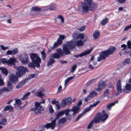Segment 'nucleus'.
I'll return each mask as SVG.
<instances>
[{"label": "nucleus", "mask_w": 131, "mask_h": 131, "mask_svg": "<svg viewBox=\"0 0 131 131\" xmlns=\"http://www.w3.org/2000/svg\"><path fill=\"white\" fill-rule=\"evenodd\" d=\"M116 50V48L114 46H110L107 50L102 51L99 54V56L97 57V60L100 62L102 60H104L109 57L110 55L113 54Z\"/></svg>", "instance_id": "f03ea898"}, {"label": "nucleus", "mask_w": 131, "mask_h": 131, "mask_svg": "<svg viewBox=\"0 0 131 131\" xmlns=\"http://www.w3.org/2000/svg\"><path fill=\"white\" fill-rule=\"evenodd\" d=\"M66 110H63L59 112V113H57L56 115V117L53 120L56 123L57 119H58L59 118L63 115L64 114H66V115H67L68 112L67 111H66Z\"/></svg>", "instance_id": "dca6fc26"}, {"label": "nucleus", "mask_w": 131, "mask_h": 131, "mask_svg": "<svg viewBox=\"0 0 131 131\" xmlns=\"http://www.w3.org/2000/svg\"><path fill=\"white\" fill-rule=\"evenodd\" d=\"M56 51L57 53H59L60 56H62L63 54V51L61 48L57 49L56 50Z\"/></svg>", "instance_id": "a19ab883"}, {"label": "nucleus", "mask_w": 131, "mask_h": 131, "mask_svg": "<svg viewBox=\"0 0 131 131\" xmlns=\"http://www.w3.org/2000/svg\"><path fill=\"white\" fill-rule=\"evenodd\" d=\"M84 114H83V112L82 114H79L76 117L75 119V121H78L79 119Z\"/></svg>", "instance_id": "a18cd8bd"}, {"label": "nucleus", "mask_w": 131, "mask_h": 131, "mask_svg": "<svg viewBox=\"0 0 131 131\" xmlns=\"http://www.w3.org/2000/svg\"><path fill=\"white\" fill-rule=\"evenodd\" d=\"M17 71L16 72V75L19 78H20L25 74L26 72L27 71V68L25 67L19 66L17 67Z\"/></svg>", "instance_id": "20e7f679"}, {"label": "nucleus", "mask_w": 131, "mask_h": 131, "mask_svg": "<svg viewBox=\"0 0 131 131\" xmlns=\"http://www.w3.org/2000/svg\"><path fill=\"white\" fill-rule=\"evenodd\" d=\"M102 119L101 113L100 112H99L96 114L94 121L95 123H99L100 121H102Z\"/></svg>", "instance_id": "6ab92c4d"}, {"label": "nucleus", "mask_w": 131, "mask_h": 131, "mask_svg": "<svg viewBox=\"0 0 131 131\" xmlns=\"http://www.w3.org/2000/svg\"><path fill=\"white\" fill-rule=\"evenodd\" d=\"M91 109L89 107L88 108H86L83 111V114H85L86 112L89 111Z\"/></svg>", "instance_id": "bf43d9fd"}, {"label": "nucleus", "mask_w": 131, "mask_h": 131, "mask_svg": "<svg viewBox=\"0 0 131 131\" xmlns=\"http://www.w3.org/2000/svg\"><path fill=\"white\" fill-rule=\"evenodd\" d=\"M62 86L61 85H59L57 90V92H61L62 90Z\"/></svg>", "instance_id": "774afa93"}, {"label": "nucleus", "mask_w": 131, "mask_h": 131, "mask_svg": "<svg viewBox=\"0 0 131 131\" xmlns=\"http://www.w3.org/2000/svg\"><path fill=\"white\" fill-rule=\"evenodd\" d=\"M41 54L42 55L41 56L42 59L43 60L45 61L46 57V53L45 51L42 50L41 52Z\"/></svg>", "instance_id": "58836bf2"}, {"label": "nucleus", "mask_w": 131, "mask_h": 131, "mask_svg": "<svg viewBox=\"0 0 131 131\" xmlns=\"http://www.w3.org/2000/svg\"><path fill=\"white\" fill-rule=\"evenodd\" d=\"M74 77V76H73L67 78L65 81V85H66L70 80L73 79Z\"/></svg>", "instance_id": "4c0bfd02"}, {"label": "nucleus", "mask_w": 131, "mask_h": 131, "mask_svg": "<svg viewBox=\"0 0 131 131\" xmlns=\"http://www.w3.org/2000/svg\"><path fill=\"white\" fill-rule=\"evenodd\" d=\"M114 105L113 103H110L107 105V107L108 109L110 110L111 108Z\"/></svg>", "instance_id": "603ef678"}, {"label": "nucleus", "mask_w": 131, "mask_h": 131, "mask_svg": "<svg viewBox=\"0 0 131 131\" xmlns=\"http://www.w3.org/2000/svg\"><path fill=\"white\" fill-rule=\"evenodd\" d=\"M31 11L32 12H39L41 10V9L37 6L33 7L31 8Z\"/></svg>", "instance_id": "f704fd0d"}, {"label": "nucleus", "mask_w": 131, "mask_h": 131, "mask_svg": "<svg viewBox=\"0 0 131 131\" xmlns=\"http://www.w3.org/2000/svg\"><path fill=\"white\" fill-rule=\"evenodd\" d=\"M0 70L4 76L6 77L8 74V72L7 69L5 68L0 67Z\"/></svg>", "instance_id": "a878e982"}, {"label": "nucleus", "mask_w": 131, "mask_h": 131, "mask_svg": "<svg viewBox=\"0 0 131 131\" xmlns=\"http://www.w3.org/2000/svg\"><path fill=\"white\" fill-rule=\"evenodd\" d=\"M92 48L87 50H86L79 54H75L74 57L76 58H78L79 57H82L84 56H85L90 53L91 52Z\"/></svg>", "instance_id": "4468645a"}, {"label": "nucleus", "mask_w": 131, "mask_h": 131, "mask_svg": "<svg viewBox=\"0 0 131 131\" xmlns=\"http://www.w3.org/2000/svg\"><path fill=\"white\" fill-rule=\"evenodd\" d=\"M94 122L93 120L89 124L87 127L88 129H90L92 126L93 125V123Z\"/></svg>", "instance_id": "8fccbe9b"}, {"label": "nucleus", "mask_w": 131, "mask_h": 131, "mask_svg": "<svg viewBox=\"0 0 131 131\" xmlns=\"http://www.w3.org/2000/svg\"><path fill=\"white\" fill-rule=\"evenodd\" d=\"M100 32L99 31H95L93 34V37L95 39H97L99 37Z\"/></svg>", "instance_id": "bb28decb"}, {"label": "nucleus", "mask_w": 131, "mask_h": 131, "mask_svg": "<svg viewBox=\"0 0 131 131\" xmlns=\"http://www.w3.org/2000/svg\"><path fill=\"white\" fill-rule=\"evenodd\" d=\"M30 57L32 61H36V62L41 63V62L40 58L35 53H32L30 54Z\"/></svg>", "instance_id": "0eeeda50"}, {"label": "nucleus", "mask_w": 131, "mask_h": 131, "mask_svg": "<svg viewBox=\"0 0 131 131\" xmlns=\"http://www.w3.org/2000/svg\"><path fill=\"white\" fill-rule=\"evenodd\" d=\"M65 38V36L64 35H60V36L59 38L60 39L64 40Z\"/></svg>", "instance_id": "e2e57ef3"}, {"label": "nucleus", "mask_w": 131, "mask_h": 131, "mask_svg": "<svg viewBox=\"0 0 131 131\" xmlns=\"http://www.w3.org/2000/svg\"><path fill=\"white\" fill-rule=\"evenodd\" d=\"M102 118V121L104 122L108 117V115L106 113H104L103 114H101Z\"/></svg>", "instance_id": "c756f323"}, {"label": "nucleus", "mask_w": 131, "mask_h": 131, "mask_svg": "<svg viewBox=\"0 0 131 131\" xmlns=\"http://www.w3.org/2000/svg\"><path fill=\"white\" fill-rule=\"evenodd\" d=\"M67 121V118L65 117H63L59 120L58 123L59 124H60L61 123H64L66 122Z\"/></svg>", "instance_id": "2f4dec72"}, {"label": "nucleus", "mask_w": 131, "mask_h": 131, "mask_svg": "<svg viewBox=\"0 0 131 131\" xmlns=\"http://www.w3.org/2000/svg\"><path fill=\"white\" fill-rule=\"evenodd\" d=\"M106 85V83L104 81H102L98 83L97 85L98 88L96 90L97 91L100 92L102 89L105 88Z\"/></svg>", "instance_id": "ddd939ff"}, {"label": "nucleus", "mask_w": 131, "mask_h": 131, "mask_svg": "<svg viewBox=\"0 0 131 131\" xmlns=\"http://www.w3.org/2000/svg\"><path fill=\"white\" fill-rule=\"evenodd\" d=\"M29 60V58L28 56L26 54L24 55L21 59V62L23 64H27Z\"/></svg>", "instance_id": "4be33fe9"}, {"label": "nucleus", "mask_w": 131, "mask_h": 131, "mask_svg": "<svg viewBox=\"0 0 131 131\" xmlns=\"http://www.w3.org/2000/svg\"><path fill=\"white\" fill-rule=\"evenodd\" d=\"M113 85L112 83H109L108 85V88H109L113 89Z\"/></svg>", "instance_id": "680f3d73"}, {"label": "nucleus", "mask_w": 131, "mask_h": 131, "mask_svg": "<svg viewBox=\"0 0 131 131\" xmlns=\"http://www.w3.org/2000/svg\"><path fill=\"white\" fill-rule=\"evenodd\" d=\"M65 111H67L68 112L67 115H66V114H65L66 116L67 117L68 120H70L72 115H71V114H69V113L70 112H71L70 111L69 109H67L65 110Z\"/></svg>", "instance_id": "473e14b6"}, {"label": "nucleus", "mask_w": 131, "mask_h": 131, "mask_svg": "<svg viewBox=\"0 0 131 131\" xmlns=\"http://www.w3.org/2000/svg\"><path fill=\"white\" fill-rule=\"evenodd\" d=\"M57 18L58 19H60L61 22L62 23H63L64 22V17L61 15H59L57 16Z\"/></svg>", "instance_id": "37998d69"}, {"label": "nucleus", "mask_w": 131, "mask_h": 131, "mask_svg": "<svg viewBox=\"0 0 131 131\" xmlns=\"http://www.w3.org/2000/svg\"><path fill=\"white\" fill-rule=\"evenodd\" d=\"M35 75L34 74L30 75L28 77L24 79L23 80L18 83L16 86V88L18 89L21 88L29 80L34 78L35 77Z\"/></svg>", "instance_id": "39448f33"}, {"label": "nucleus", "mask_w": 131, "mask_h": 131, "mask_svg": "<svg viewBox=\"0 0 131 131\" xmlns=\"http://www.w3.org/2000/svg\"><path fill=\"white\" fill-rule=\"evenodd\" d=\"M80 109V107L76 106H73L72 109L69 110L70 112L72 111L73 112L72 115H74L79 112Z\"/></svg>", "instance_id": "a211bd4d"}, {"label": "nucleus", "mask_w": 131, "mask_h": 131, "mask_svg": "<svg viewBox=\"0 0 131 131\" xmlns=\"http://www.w3.org/2000/svg\"><path fill=\"white\" fill-rule=\"evenodd\" d=\"M4 82L3 79L0 78V86H2L4 85Z\"/></svg>", "instance_id": "052dcab7"}, {"label": "nucleus", "mask_w": 131, "mask_h": 131, "mask_svg": "<svg viewBox=\"0 0 131 131\" xmlns=\"http://www.w3.org/2000/svg\"><path fill=\"white\" fill-rule=\"evenodd\" d=\"M125 89L127 90H131V85L129 84H127L125 86Z\"/></svg>", "instance_id": "3c124183"}, {"label": "nucleus", "mask_w": 131, "mask_h": 131, "mask_svg": "<svg viewBox=\"0 0 131 131\" xmlns=\"http://www.w3.org/2000/svg\"><path fill=\"white\" fill-rule=\"evenodd\" d=\"M116 89L117 91V92L116 93V95H118L120 94L122 92V87L121 83V80H119L117 82Z\"/></svg>", "instance_id": "2eb2a0df"}, {"label": "nucleus", "mask_w": 131, "mask_h": 131, "mask_svg": "<svg viewBox=\"0 0 131 131\" xmlns=\"http://www.w3.org/2000/svg\"><path fill=\"white\" fill-rule=\"evenodd\" d=\"M44 95V94L41 91L37 93V96L41 98Z\"/></svg>", "instance_id": "09e8293b"}, {"label": "nucleus", "mask_w": 131, "mask_h": 131, "mask_svg": "<svg viewBox=\"0 0 131 131\" xmlns=\"http://www.w3.org/2000/svg\"><path fill=\"white\" fill-rule=\"evenodd\" d=\"M62 43V41L60 39L58 38L57 40V41L55 42L54 44V46L57 47L58 46L61 45Z\"/></svg>", "instance_id": "c85d7f7f"}, {"label": "nucleus", "mask_w": 131, "mask_h": 131, "mask_svg": "<svg viewBox=\"0 0 131 131\" xmlns=\"http://www.w3.org/2000/svg\"><path fill=\"white\" fill-rule=\"evenodd\" d=\"M7 87L10 90H11L13 88V86L9 81H8L7 84Z\"/></svg>", "instance_id": "c03bdc74"}, {"label": "nucleus", "mask_w": 131, "mask_h": 131, "mask_svg": "<svg viewBox=\"0 0 131 131\" xmlns=\"http://www.w3.org/2000/svg\"><path fill=\"white\" fill-rule=\"evenodd\" d=\"M40 62H37L36 61H32L28 64V66L29 68H35V66L37 68L40 67Z\"/></svg>", "instance_id": "f8f14e48"}, {"label": "nucleus", "mask_w": 131, "mask_h": 131, "mask_svg": "<svg viewBox=\"0 0 131 131\" xmlns=\"http://www.w3.org/2000/svg\"><path fill=\"white\" fill-rule=\"evenodd\" d=\"M18 77L12 74L10 75L9 80L10 81L13 83H15L18 82Z\"/></svg>", "instance_id": "412c9836"}, {"label": "nucleus", "mask_w": 131, "mask_h": 131, "mask_svg": "<svg viewBox=\"0 0 131 131\" xmlns=\"http://www.w3.org/2000/svg\"><path fill=\"white\" fill-rule=\"evenodd\" d=\"M7 123V120L5 118H2L0 122V124L3 125H6Z\"/></svg>", "instance_id": "e433bc0d"}, {"label": "nucleus", "mask_w": 131, "mask_h": 131, "mask_svg": "<svg viewBox=\"0 0 131 131\" xmlns=\"http://www.w3.org/2000/svg\"><path fill=\"white\" fill-rule=\"evenodd\" d=\"M124 64L126 65V64H129L130 63V60L129 59H126L123 62Z\"/></svg>", "instance_id": "49530a36"}, {"label": "nucleus", "mask_w": 131, "mask_h": 131, "mask_svg": "<svg viewBox=\"0 0 131 131\" xmlns=\"http://www.w3.org/2000/svg\"><path fill=\"white\" fill-rule=\"evenodd\" d=\"M72 37L74 40H77L79 39L82 40L84 38V34L83 33L79 34L74 32L72 35Z\"/></svg>", "instance_id": "1a4fd4ad"}, {"label": "nucleus", "mask_w": 131, "mask_h": 131, "mask_svg": "<svg viewBox=\"0 0 131 131\" xmlns=\"http://www.w3.org/2000/svg\"><path fill=\"white\" fill-rule=\"evenodd\" d=\"M82 40H79L75 41L76 45L77 47L82 46L84 45V42Z\"/></svg>", "instance_id": "cd10ccee"}, {"label": "nucleus", "mask_w": 131, "mask_h": 131, "mask_svg": "<svg viewBox=\"0 0 131 131\" xmlns=\"http://www.w3.org/2000/svg\"><path fill=\"white\" fill-rule=\"evenodd\" d=\"M109 93V91L108 89H107L105 90L104 93L103 95L104 96H106L108 95V93Z\"/></svg>", "instance_id": "6e6d98bb"}, {"label": "nucleus", "mask_w": 131, "mask_h": 131, "mask_svg": "<svg viewBox=\"0 0 131 131\" xmlns=\"http://www.w3.org/2000/svg\"><path fill=\"white\" fill-rule=\"evenodd\" d=\"M56 62L55 60L53 58H50L48 62L47 65L48 66H50L54 63Z\"/></svg>", "instance_id": "72a5a7b5"}, {"label": "nucleus", "mask_w": 131, "mask_h": 131, "mask_svg": "<svg viewBox=\"0 0 131 131\" xmlns=\"http://www.w3.org/2000/svg\"><path fill=\"white\" fill-rule=\"evenodd\" d=\"M16 59L14 58H10L9 60H7L5 58H3V64H6V63L8 65L11 66L15 63Z\"/></svg>", "instance_id": "423d86ee"}, {"label": "nucleus", "mask_w": 131, "mask_h": 131, "mask_svg": "<svg viewBox=\"0 0 131 131\" xmlns=\"http://www.w3.org/2000/svg\"><path fill=\"white\" fill-rule=\"evenodd\" d=\"M109 21V20L107 18L103 19L101 22V24L103 26H104Z\"/></svg>", "instance_id": "c9c22d12"}, {"label": "nucleus", "mask_w": 131, "mask_h": 131, "mask_svg": "<svg viewBox=\"0 0 131 131\" xmlns=\"http://www.w3.org/2000/svg\"><path fill=\"white\" fill-rule=\"evenodd\" d=\"M77 68V66L76 64L73 66L72 67L71 70L70 71L71 72L73 73L75 70Z\"/></svg>", "instance_id": "de8ad7c7"}, {"label": "nucleus", "mask_w": 131, "mask_h": 131, "mask_svg": "<svg viewBox=\"0 0 131 131\" xmlns=\"http://www.w3.org/2000/svg\"><path fill=\"white\" fill-rule=\"evenodd\" d=\"M19 52L18 49L17 48H15L12 50H8L6 52V53L7 55H15L17 54Z\"/></svg>", "instance_id": "aec40b11"}, {"label": "nucleus", "mask_w": 131, "mask_h": 131, "mask_svg": "<svg viewBox=\"0 0 131 131\" xmlns=\"http://www.w3.org/2000/svg\"><path fill=\"white\" fill-rule=\"evenodd\" d=\"M30 94V92H28L27 93L25 94L23 97L21 98V100H23L26 99L27 97Z\"/></svg>", "instance_id": "ea45409f"}, {"label": "nucleus", "mask_w": 131, "mask_h": 131, "mask_svg": "<svg viewBox=\"0 0 131 131\" xmlns=\"http://www.w3.org/2000/svg\"><path fill=\"white\" fill-rule=\"evenodd\" d=\"M3 92H9L10 90L6 87H5L2 88Z\"/></svg>", "instance_id": "4d7b16f0"}, {"label": "nucleus", "mask_w": 131, "mask_h": 131, "mask_svg": "<svg viewBox=\"0 0 131 131\" xmlns=\"http://www.w3.org/2000/svg\"><path fill=\"white\" fill-rule=\"evenodd\" d=\"M68 47L66 46H64L63 47V53H64L66 55H68L71 53V52L68 48Z\"/></svg>", "instance_id": "b1692460"}, {"label": "nucleus", "mask_w": 131, "mask_h": 131, "mask_svg": "<svg viewBox=\"0 0 131 131\" xmlns=\"http://www.w3.org/2000/svg\"><path fill=\"white\" fill-rule=\"evenodd\" d=\"M127 48L130 49H131V41L129 40L127 42Z\"/></svg>", "instance_id": "13d9d810"}, {"label": "nucleus", "mask_w": 131, "mask_h": 131, "mask_svg": "<svg viewBox=\"0 0 131 131\" xmlns=\"http://www.w3.org/2000/svg\"><path fill=\"white\" fill-rule=\"evenodd\" d=\"M14 110L13 107L12 106L9 105H7L5 106L3 109L2 111V112H5L7 111L8 110H9L10 112H12Z\"/></svg>", "instance_id": "5701e85b"}, {"label": "nucleus", "mask_w": 131, "mask_h": 131, "mask_svg": "<svg viewBox=\"0 0 131 131\" xmlns=\"http://www.w3.org/2000/svg\"><path fill=\"white\" fill-rule=\"evenodd\" d=\"M49 9L50 10H55L56 9V6L55 4L51 5L49 6Z\"/></svg>", "instance_id": "79ce46f5"}, {"label": "nucleus", "mask_w": 131, "mask_h": 131, "mask_svg": "<svg viewBox=\"0 0 131 131\" xmlns=\"http://www.w3.org/2000/svg\"><path fill=\"white\" fill-rule=\"evenodd\" d=\"M56 122L53 120L50 123H46L45 125L43 126V127L47 129L51 127L52 129H54L56 126Z\"/></svg>", "instance_id": "9b49d317"}, {"label": "nucleus", "mask_w": 131, "mask_h": 131, "mask_svg": "<svg viewBox=\"0 0 131 131\" xmlns=\"http://www.w3.org/2000/svg\"><path fill=\"white\" fill-rule=\"evenodd\" d=\"M100 77V76L97 77L94 79H92L90 80L89 81L87 82H86L85 85V86L86 87H88L92 83L94 82V81H96Z\"/></svg>", "instance_id": "393cba45"}, {"label": "nucleus", "mask_w": 131, "mask_h": 131, "mask_svg": "<svg viewBox=\"0 0 131 131\" xmlns=\"http://www.w3.org/2000/svg\"><path fill=\"white\" fill-rule=\"evenodd\" d=\"M97 95V93L96 92L93 90L90 93L87 97L85 99V102H87L89 101H90L91 99H93L95 96Z\"/></svg>", "instance_id": "6e6552de"}, {"label": "nucleus", "mask_w": 131, "mask_h": 131, "mask_svg": "<svg viewBox=\"0 0 131 131\" xmlns=\"http://www.w3.org/2000/svg\"><path fill=\"white\" fill-rule=\"evenodd\" d=\"M72 103L71 99L70 97H68L66 99H63L61 101V105L65 107L66 105H69Z\"/></svg>", "instance_id": "9d476101"}, {"label": "nucleus", "mask_w": 131, "mask_h": 131, "mask_svg": "<svg viewBox=\"0 0 131 131\" xmlns=\"http://www.w3.org/2000/svg\"><path fill=\"white\" fill-rule=\"evenodd\" d=\"M67 46L70 49H73L76 46L75 41L72 40L70 41L67 42Z\"/></svg>", "instance_id": "f3484780"}, {"label": "nucleus", "mask_w": 131, "mask_h": 131, "mask_svg": "<svg viewBox=\"0 0 131 131\" xmlns=\"http://www.w3.org/2000/svg\"><path fill=\"white\" fill-rule=\"evenodd\" d=\"M130 28H131V24L129 26H126L124 28V30L125 31H126Z\"/></svg>", "instance_id": "0e129e2a"}, {"label": "nucleus", "mask_w": 131, "mask_h": 131, "mask_svg": "<svg viewBox=\"0 0 131 131\" xmlns=\"http://www.w3.org/2000/svg\"><path fill=\"white\" fill-rule=\"evenodd\" d=\"M121 47L122 48H123V49H122L123 50H124L125 49H126L127 48V46L125 44H123L121 45Z\"/></svg>", "instance_id": "338daca9"}, {"label": "nucleus", "mask_w": 131, "mask_h": 131, "mask_svg": "<svg viewBox=\"0 0 131 131\" xmlns=\"http://www.w3.org/2000/svg\"><path fill=\"white\" fill-rule=\"evenodd\" d=\"M57 47L54 46V44L52 47H49L48 48V49L49 51H51L53 49H54Z\"/></svg>", "instance_id": "864d4df0"}, {"label": "nucleus", "mask_w": 131, "mask_h": 131, "mask_svg": "<svg viewBox=\"0 0 131 131\" xmlns=\"http://www.w3.org/2000/svg\"><path fill=\"white\" fill-rule=\"evenodd\" d=\"M81 8L82 13L85 14L88 13L89 11L94 12L96 9L97 7L96 3L92 2V0H84V2H81Z\"/></svg>", "instance_id": "f257e3e1"}, {"label": "nucleus", "mask_w": 131, "mask_h": 131, "mask_svg": "<svg viewBox=\"0 0 131 131\" xmlns=\"http://www.w3.org/2000/svg\"><path fill=\"white\" fill-rule=\"evenodd\" d=\"M15 102L17 105H20L22 104L20 99H18L16 100Z\"/></svg>", "instance_id": "5fc2aeb1"}, {"label": "nucleus", "mask_w": 131, "mask_h": 131, "mask_svg": "<svg viewBox=\"0 0 131 131\" xmlns=\"http://www.w3.org/2000/svg\"><path fill=\"white\" fill-rule=\"evenodd\" d=\"M54 111L52 108V106H50V108L49 109V112L51 113H52L54 112Z\"/></svg>", "instance_id": "69168bd1"}, {"label": "nucleus", "mask_w": 131, "mask_h": 131, "mask_svg": "<svg viewBox=\"0 0 131 131\" xmlns=\"http://www.w3.org/2000/svg\"><path fill=\"white\" fill-rule=\"evenodd\" d=\"M45 101L43 100L42 102H36L35 103V107L33 108L30 109V111H34V114H40L41 112L44 109V107L41 105V104H43L45 103Z\"/></svg>", "instance_id": "7ed1b4c3"}, {"label": "nucleus", "mask_w": 131, "mask_h": 131, "mask_svg": "<svg viewBox=\"0 0 131 131\" xmlns=\"http://www.w3.org/2000/svg\"><path fill=\"white\" fill-rule=\"evenodd\" d=\"M51 57L53 58V59H58L60 58L61 56L59 53H54L51 56Z\"/></svg>", "instance_id": "7c9ffc66"}]
</instances>
